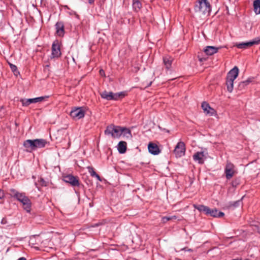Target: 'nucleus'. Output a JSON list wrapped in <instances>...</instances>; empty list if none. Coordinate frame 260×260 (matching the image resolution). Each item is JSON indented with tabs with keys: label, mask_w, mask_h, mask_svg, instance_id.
Segmentation results:
<instances>
[{
	"label": "nucleus",
	"mask_w": 260,
	"mask_h": 260,
	"mask_svg": "<svg viewBox=\"0 0 260 260\" xmlns=\"http://www.w3.org/2000/svg\"><path fill=\"white\" fill-rule=\"evenodd\" d=\"M218 49L219 48L208 46L205 48L204 52L208 55H212L217 52Z\"/></svg>",
	"instance_id": "6ab92c4d"
},
{
	"label": "nucleus",
	"mask_w": 260,
	"mask_h": 260,
	"mask_svg": "<svg viewBox=\"0 0 260 260\" xmlns=\"http://www.w3.org/2000/svg\"><path fill=\"white\" fill-rule=\"evenodd\" d=\"M174 153L176 157H180L183 156L185 153V146L183 142L178 143L174 150Z\"/></svg>",
	"instance_id": "0eeeda50"
},
{
	"label": "nucleus",
	"mask_w": 260,
	"mask_h": 260,
	"mask_svg": "<svg viewBox=\"0 0 260 260\" xmlns=\"http://www.w3.org/2000/svg\"><path fill=\"white\" fill-rule=\"evenodd\" d=\"M127 144L124 141H120L119 142L117 146L118 150L120 153H124L126 150Z\"/></svg>",
	"instance_id": "412c9836"
},
{
	"label": "nucleus",
	"mask_w": 260,
	"mask_h": 260,
	"mask_svg": "<svg viewBox=\"0 0 260 260\" xmlns=\"http://www.w3.org/2000/svg\"><path fill=\"white\" fill-rule=\"evenodd\" d=\"M234 165L231 162H228L225 168V174L226 178L230 179L234 175L236 171L234 169Z\"/></svg>",
	"instance_id": "9b49d317"
},
{
	"label": "nucleus",
	"mask_w": 260,
	"mask_h": 260,
	"mask_svg": "<svg viewBox=\"0 0 260 260\" xmlns=\"http://www.w3.org/2000/svg\"><path fill=\"white\" fill-rule=\"evenodd\" d=\"M99 73L101 76H103V77L105 76V72L103 70H100L99 71Z\"/></svg>",
	"instance_id": "72a5a7b5"
},
{
	"label": "nucleus",
	"mask_w": 260,
	"mask_h": 260,
	"mask_svg": "<svg viewBox=\"0 0 260 260\" xmlns=\"http://www.w3.org/2000/svg\"><path fill=\"white\" fill-rule=\"evenodd\" d=\"M88 173L90 174L92 177H95L98 178V174L96 173L93 168L91 167H87Z\"/></svg>",
	"instance_id": "c756f323"
},
{
	"label": "nucleus",
	"mask_w": 260,
	"mask_h": 260,
	"mask_svg": "<svg viewBox=\"0 0 260 260\" xmlns=\"http://www.w3.org/2000/svg\"><path fill=\"white\" fill-rule=\"evenodd\" d=\"M178 218L176 216H164L161 218V221L163 223H166L168 221L176 220Z\"/></svg>",
	"instance_id": "c85d7f7f"
},
{
	"label": "nucleus",
	"mask_w": 260,
	"mask_h": 260,
	"mask_svg": "<svg viewBox=\"0 0 260 260\" xmlns=\"http://www.w3.org/2000/svg\"><path fill=\"white\" fill-rule=\"evenodd\" d=\"M17 200L22 204L24 209L26 210L27 212H30L31 210V203L30 200L25 196L24 193L21 194Z\"/></svg>",
	"instance_id": "20e7f679"
},
{
	"label": "nucleus",
	"mask_w": 260,
	"mask_h": 260,
	"mask_svg": "<svg viewBox=\"0 0 260 260\" xmlns=\"http://www.w3.org/2000/svg\"><path fill=\"white\" fill-rule=\"evenodd\" d=\"M40 183L42 186H46L47 183L43 178L40 179Z\"/></svg>",
	"instance_id": "2f4dec72"
},
{
	"label": "nucleus",
	"mask_w": 260,
	"mask_h": 260,
	"mask_svg": "<svg viewBox=\"0 0 260 260\" xmlns=\"http://www.w3.org/2000/svg\"><path fill=\"white\" fill-rule=\"evenodd\" d=\"M85 112L81 108H77L72 110L70 116L74 119L78 120L84 116Z\"/></svg>",
	"instance_id": "1a4fd4ad"
},
{
	"label": "nucleus",
	"mask_w": 260,
	"mask_h": 260,
	"mask_svg": "<svg viewBox=\"0 0 260 260\" xmlns=\"http://www.w3.org/2000/svg\"><path fill=\"white\" fill-rule=\"evenodd\" d=\"M259 44H260V39L255 38L253 40L247 42L236 43L234 44V46L239 49H245L254 45H257Z\"/></svg>",
	"instance_id": "39448f33"
},
{
	"label": "nucleus",
	"mask_w": 260,
	"mask_h": 260,
	"mask_svg": "<svg viewBox=\"0 0 260 260\" xmlns=\"http://www.w3.org/2000/svg\"><path fill=\"white\" fill-rule=\"evenodd\" d=\"M194 207L198 210L200 212H204L206 214H207L208 212L209 211V208L207 206L203 205H193Z\"/></svg>",
	"instance_id": "4be33fe9"
},
{
	"label": "nucleus",
	"mask_w": 260,
	"mask_h": 260,
	"mask_svg": "<svg viewBox=\"0 0 260 260\" xmlns=\"http://www.w3.org/2000/svg\"><path fill=\"white\" fill-rule=\"evenodd\" d=\"M18 260H26V259L24 257H22L19 258Z\"/></svg>",
	"instance_id": "e433bc0d"
},
{
	"label": "nucleus",
	"mask_w": 260,
	"mask_h": 260,
	"mask_svg": "<svg viewBox=\"0 0 260 260\" xmlns=\"http://www.w3.org/2000/svg\"><path fill=\"white\" fill-rule=\"evenodd\" d=\"M102 98L108 100H117L120 98L124 96V94L122 92L120 93H113L112 92L104 91L101 94Z\"/></svg>",
	"instance_id": "423d86ee"
},
{
	"label": "nucleus",
	"mask_w": 260,
	"mask_h": 260,
	"mask_svg": "<svg viewBox=\"0 0 260 260\" xmlns=\"http://www.w3.org/2000/svg\"><path fill=\"white\" fill-rule=\"evenodd\" d=\"M4 197L3 193H2V190L0 189V199H2Z\"/></svg>",
	"instance_id": "c9c22d12"
},
{
	"label": "nucleus",
	"mask_w": 260,
	"mask_h": 260,
	"mask_svg": "<svg viewBox=\"0 0 260 260\" xmlns=\"http://www.w3.org/2000/svg\"><path fill=\"white\" fill-rule=\"evenodd\" d=\"M202 107L204 112L207 115H213L215 113L214 109L211 108L209 105L206 102H203L202 103Z\"/></svg>",
	"instance_id": "4468645a"
},
{
	"label": "nucleus",
	"mask_w": 260,
	"mask_h": 260,
	"mask_svg": "<svg viewBox=\"0 0 260 260\" xmlns=\"http://www.w3.org/2000/svg\"><path fill=\"white\" fill-rule=\"evenodd\" d=\"M250 82L251 80L250 79H248L246 81L240 82L238 85V89L240 90L244 89L245 86L248 85Z\"/></svg>",
	"instance_id": "cd10ccee"
},
{
	"label": "nucleus",
	"mask_w": 260,
	"mask_h": 260,
	"mask_svg": "<svg viewBox=\"0 0 260 260\" xmlns=\"http://www.w3.org/2000/svg\"><path fill=\"white\" fill-rule=\"evenodd\" d=\"M121 130L122 131V135L123 137H125L127 138H130L132 137L131 132L129 129L126 127H121Z\"/></svg>",
	"instance_id": "393cba45"
},
{
	"label": "nucleus",
	"mask_w": 260,
	"mask_h": 260,
	"mask_svg": "<svg viewBox=\"0 0 260 260\" xmlns=\"http://www.w3.org/2000/svg\"><path fill=\"white\" fill-rule=\"evenodd\" d=\"M148 148L149 152L153 155H157L160 152L158 147L154 143H150L148 145Z\"/></svg>",
	"instance_id": "dca6fc26"
},
{
	"label": "nucleus",
	"mask_w": 260,
	"mask_h": 260,
	"mask_svg": "<svg viewBox=\"0 0 260 260\" xmlns=\"http://www.w3.org/2000/svg\"><path fill=\"white\" fill-rule=\"evenodd\" d=\"M173 59L169 56H166L163 57V62L167 69H169L172 66Z\"/></svg>",
	"instance_id": "aec40b11"
},
{
	"label": "nucleus",
	"mask_w": 260,
	"mask_h": 260,
	"mask_svg": "<svg viewBox=\"0 0 260 260\" xmlns=\"http://www.w3.org/2000/svg\"><path fill=\"white\" fill-rule=\"evenodd\" d=\"M240 201H237L236 202H235L234 203V204H233V205L235 207H237V206H239L240 205Z\"/></svg>",
	"instance_id": "473e14b6"
},
{
	"label": "nucleus",
	"mask_w": 260,
	"mask_h": 260,
	"mask_svg": "<svg viewBox=\"0 0 260 260\" xmlns=\"http://www.w3.org/2000/svg\"><path fill=\"white\" fill-rule=\"evenodd\" d=\"M234 81V80H233L226 78V84L227 86L228 90L230 92H232L233 90Z\"/></svg>",
	"instance_id": "a878e982"
},
{
	"label": "nucleus",
	"mask_w": 260,
	"mask_h": 260,
	"mask_svg": "<svg viewBox=\"0 0 260 260\" xmlns=\"http://www.w3.org/2000/svg\"><path fill=\"white\" fill-rule=\"evenodd\" d=\"M207 215H210L214 217H222L224 214L222 212H218L216 209H211L209 208V211L208 212Z\"/></svg>",
	"instance_id": "a211bd4d"
},
{
	"label": "nucleus",
	"mask_w": 260,
	"mask_h": 260,
	"mask_svg": "<svg viewBox=\"0 0 260 260\" xmlns=\"http://www.w3.org/2000/svg\"><path fill=\"white\" fill-rule=\"evenodd\" d=\"M205 155L204 152H197L193 155V158L195 161H198L199 164H202L204 163V158Z\"/></svg>",
	"instance_id": "f3484780"
},
{
	"label": "nucleus",
	"mask_w": 260,
	"mask_h": 260,
	"mask_svg": "<svg viewBox=\"0 0 260 260\" xmlns=\"http://www.w3.org/2000/svg\"><path fill=\"white\" fill-rule=\"evenodd\" d=\"M22 193V192H19L14 188L10 189L9 193L10 196H11L12 197L16 198V199H17L18 198V197H19L20 194Z\"/></svg>",
	"instance_id": "b1692460"
},
{
	"label": "nucleus",
	"mask_w": 260,
	"mask_h": 260,
	"mask_svg": "<svg viewBox=\"0 0 260 260\" xmlns=\"http://www.w3.org/2000/svg\"><path fill=\"white\" fill-rule=\"evenodd\" d=\"M56 34L59 37H62L64 33V25L62 22H58L55 25Z\"/></svg>",
	"instance_id": "2eb2a0df"
},
{
	"label": "nucleus",
	"mask_w": 260,
	"mask_h": 260,
	"mask_svg": "<svg viewBox=\"0 0 260 260\" xmlns=\"http://www.w3.org/2000/svg\"><path fill=\"white\" fill-rule=\"evenodd\" d=\"M105 133L108 135H111L114 138H117L122 135V131L121 126L110 125L107 127L105 131Z\"/></svg>",
	"instance_id": "7ed1b4c3"
},
{
	"label": "nucleus",
	"mask_w": 260,
	"mask_h": 260,
	"mask_svg": "<svg viewBox=\"0 0 260 260\" xmlns=\"http://www.w3.org/2000/svg\"><path fill=\"white\" fill-rule=\"evenodd\" d=\"M47 143V141L43 139H29L24 141L23 145L26 151L31 152L38 148L45 147Z\"/></svg>",
	"instance_id": "f257e3e1"
},
{
	"label": "nucleus",
	"mask_w": 260,
	"mask_h": 260,
	"mask_svg": "<svg viewBox=\"0 0 260 260\" xmlns=\"http://www.w3.org/2000/svg\"><path fill=\"white\" fill-rule=\"evenodd\" d=\"M1 223H2V224H6L7 223V219L5 218H3L1 221Z\"/></svg>",
	"instance_id": "f704fd0d"
},
{
	"label": "nucleus",
	"mask_w": 260,
	"mask_h": 260,
	"mask_svg": "<svg viewBox=\"0 0 260 260\" xmlns=\"http://www.w3.org/2000/svg\"><path fill=\"white\" fill-rule=\"evenodd\" d=\"M211 10V5L208 0H199L195 4L194 11L200 15L209 14Z\"/></svg>",
	"instance_id": "f03ea898"
},
{
	"label": "nucleus",
	"mask_w": 260,
	"mask_h": 260,
	"mask_svg": "<svg viewBox=\"0 0 260 260\" xmlns=\"http://www.w3.org/2000/svg\"><path fill=\"white\" fill-rule=\"evenodd\" d=\"M257 228V232L258 233H260V231L259 230V229H258V228L256 227Z\"/></svg>",
	"instance_id": "4c0bfd02"
},
{
	"label": "nucleus",
	"mask_w": 260,
	"mask_h": 260,
	"mask_svg": "<svg viewBox=\"0 0 260 260\" xmlns=\"http://www.w3.org/2000/svg\"><path fill=\"white\" fill-rule=\"evenodd\" d=\"M51 49L53 58H58L61 55L60 43L58 40L53 42Z\"/></svg>",
	"instance_id": "6e6552de"
},
{
	"label": "nucleus",
	"mask_w": 260,
	"mask_h": 260,
	"mask_svg": "<svg viewBox=\"0 0 260 260\" xmlns=\"http://www.w3.org/2000/svg\"><path fill=\"white\" fill-rule=\"evenodd\" d=\"M98 179H99V180H101V179H100V177H99H99H98Z\"/></svg>",
	"instance_id": "58836bf2"
},
{
	"label": "nucleus",
	"mask_w": 260,
	"mask_h": 260,
	"mask_svg": "<svg viewBox=\"0 0 260 260\" xmlns=\"http://www.w3.org/2000/svg\"><path fill=\"white\" fill-rule=\"evenodd\" d=\"M63 180L66 182L70 183L73 186H78L80 184L78 178L71 175L64 176Z\"/></svg>",
	"instance_id": "9d476101"
},
{
	"label": "nucleus",
	"mask_w": 260,
	"mask_h": 260,
	"mask_svg": "<svg viewBox=\"0 0 260 260\" xmlns=\"http://www.w3.org/2000/svg\"><path fill=\"white\" fill-rule=\"evenodd\" d=\"M43 100H44V97L41 96V97L36 98H34V99H21L20 102H21V103L23 106H28L30 104L41 102Z\"/></svg>",
	"instance_id": "f8f14e48"
},
{
	"label": "nucleus",
	"mask_w": 260,
	"mask_h": 260,
	"mask_svg": "<svg viewBox=\"0 0 260 260\" xmlns=\"http://www.w3.org/2000/svg\"><path fill=\"white\" fill-rule=\"evenodd\" d=\"M133 7L135 11L138 12L141 9L142 4L138 0H133Z\"/></svg>",
	"instance_id": "bb28decb"
},
{
	"label": "nucleus",
	"mask_w": 260,
	"mask_h": 260,
	"mask_svg": "<svg viewBox=\"0 0 260 260\" xmlns=\"http://www.w3.org/2000/svg\"><path fill=\"white\" fill-rule=\"evenodd\" d=\"M239 74V69L237 67H235L228 74L226 78L235 80Z\"/></svg>",
	"instance_id": "ddd939ff"
},
{
	"label": "nucleus",
	"mask_w": 260,
	"mask_h": 260,
	"mask_svg": "<svg viewBox=\"0 0 260 260\" xmlns=\"http://www.w3.org/2000/svg\"><path fill=\"white\" fill-rule=\"evenodd\" d=\"M9 65H10L11 70L14 74H16V73H18V72L17 71V67L15 65H14L10 63H9Z\"/></svg>",
	"instance_id": "7c9ffc66"
},
{
	"label": "nucleus",
	"mask_w": 260,
	"mask_h": 260,
	"mask_svg": "<svg viewBox=\"0 0 260 260\" xmlns=\"http://www.w3.org/2000/svg\"><path fill=\"white\" fill-rule=\"evenodd\" d=\"M253 8L256 14H260V0H255L254 1Z\"/></svg>",
	"instance_id": "5701e85b"
}]
</instances>
